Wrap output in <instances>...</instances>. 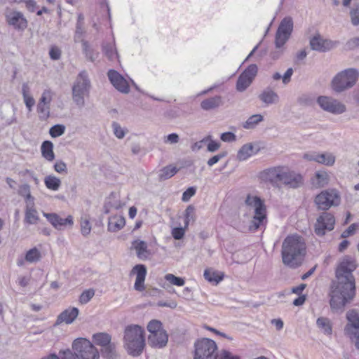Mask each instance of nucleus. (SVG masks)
<instances>
[{
  "label": "nucleus",
  "mask_w": 359,
  "mask_h": 359,
  "mask_svg": "<svg viewBox=\"0 0 359 359\" xmlns=\"http://www.w3.org/2000/svg\"><path fill=\"white\" fill-rule=\"evenodd\" d=\"M357 264L355 259L346 256L336 269L337 281L333 282L330 293V304L334 313H342L346 305L355 295V278L353 271Z\"/></svg>",
  "instance_id": "nucleus-1"
},
{
  "label": "nucleus",
  "mask_w": 359,
  "mask_h": 359,
  "mask_svg": "<svg viewBox=\"0 0 359 359\" xmlns=\"http://www.w3.org/2000/svg\"><path fill=\"white\" fill-rule=\"evenodd\" d=\"M306 253L304 238L297 234L289 235L282 244L283 263L292 269H297L302 264Z\"/></svg>",
  "instance_id": "nucleus-2"
},
{
  "label": "nucleus",
  "mask_w": 359,
  "mask_h": 359,
  "mask_svg": "<svg viewBox=\"0 0 359 359\" xmlns=\"http://www.w3.org/2000/svg\"><path fill=\"white\" fill-rule=\"evenodd\" d=\"M123 343L129 355H140L145 346L144 329L138 325H128L124 331Z\"/></svg>",
  "instance_id": "nucleus-3"
},
{
  "label": "nucleus",
  "mask_w": 359,
  "mask_h": 359,
  "mask_svg": "<svg viewBox=\"0 0 359 359\" xmlns=\"http://www.w3.org/2000/svg\"><path fill=\"white\" fill-rule=\"evenodd\" d=\"M245 203L247 206L254 209V215L249 229L251 231H255L266 222V208L264 201L259 196L248 194Z\"/></svg>",
  "instance_id": "nucleus-4"
},
{
  "label": "nucleus",
  "mask_w": 359,
  "mask_h": 359,
  "mask_svg": "<svg viewBox=\"0 0 359 359\" xmlns=\"http://www.w3.org/2000/svg\"><path fill=\"white\" fill-rule=\"evenodd\" d=\"M91 88L90 80L86 70L81 71L72 86V100L76 105L82 108L85 106V97H88Z\"/></svg>",
  "instance_id": "nucleus-5"
},
{
  "label": "nucleus",
  "mask_w": 359,
  "mask_h": 359,
  "mask_svg": "<svg viewBox=\"0 0 359 359\" xmlns=\"http://www.w3.org/2000/svg\"><path fill=\"white\" fill-rule=\"evenodd\" d=\"M358 72L355 69L350 68L338 73L332 80V88L337 93L351 88L357 82Z\"/></svg>",
  "instance_id": "nucleus-6"
},
{
  "label": "nucleus",
  "mask_w": 359,
  "mask_h": 359,
  "mask_svg": "<svg viewBox=\"0 0 359 359\" xmlns=\"http://www.w3.org/2000/svg\"><path fill=\"white\" fill-rule=\"evenodd\" d=\"M217 346L215 341L202 338L195 341L194 359H217Z\"/></svg>",
  "instance_id": "nucleus-7"
},
{
  "label": "nucleus",
  "mask_w": 359,
  "mask_h": 359,
  "mask_svg": "<svg viewBox=\"0 0 359 359\" xmlns=\"http://www.w3.org/2000/svg\"><path fill=\"white\" fill-rule=\"evenodd\" d=\"M74 354L78 359H100V353L94 345L86 339H76L72 344Z\"/></svg>",
  "instance_id": "nucleus-8"
},
{
  "label": "nucleus",
  "mask_w": 359,
  "mask_h": 359,
  "mask_svg": "<svg viewBox=\"0 0 359 359\" xmlns=\"http://www.w3.org/2000/svg\"><path fill=\"white\" fill-rule=\"evenodd\" d=\"M318 209L327 210L332 207H337L341 203V196L335 189L322 191L314 200Z\"/></svg>",
  "instance_id": "nucleus-9"
},
{
  "label": "nucleus",
  "mask_w": 359,
  "mask_h": 359,
  "mask_svg": "<svg viewBox=\"0 0 359 359\" xmlns=\"http://www.w3.org/2000/svg\"><path fill=\"white\" fill-rule=\"evenodd\" d=\"M293 29V20L290 17L283 18L276 34V46L281 48L289 39Z\"/></svg>",
  "instance_id": "nucleus-10"
},
{
  "label": "nucleus",
  "mask_w": 359,
  "mask_h": 359,
  "mask_svg": "<svg viewBox=\"0 0 359 359\" xmlns=\"http://www.w3.org/2000/svg\"><path fill=\"white\" fill-rule=\"evenodd\" d=\"M335 224L334 215L327 212H323L317 219L315 224V233L320 236H324L326 231H332Z\"/></svg>",
  "instance_id": "nucleus-11"
},
{
  "label": "nucleus",
  "mask_w": 359,
  "mask_h": 359,
  "mask_svg": "<svg viewBox=\"0 0 359 359\" xmlns=\"http://www.w3.org/2000/svg\"><path fill=\"white\" fill-rule=\"evenodd\" d=\"M317 102L324 111L334 114H340L346 111L344 104L330 97L319 96Z\"/></svg>",
  "instance_id": "nucleus-12"
},
{
  "label": "nucleus",
  "mask_w": 359,
  "mask_h": 359,
  "mask_svg": "<svg viewBox=\"0 0 359 359\" xmlns=\"http://www.w3.org/2000/svg\"><path fill=\"white\" fill-rule=\"evenodd\" d=\"M338 44V41L323 39L318 33L311 37L309 41V45L311 50L320 53L329 51L337 47Z\"/></svg>",
  "instance_id": "nucleus-13"
},
{
  "label": "nucleus",
  "mask_w": 359,
  "mask_h": 359,
  "mask_svg": "<svg viewBox=\"0 0 359 359\" xmlns=\"http://www.w3.org/2000/svg\"><path fill=\"white\" fill-rule=\"evenodd\" d=\"M280 182L289 188L297 189L304 184V178L301 174L283 167Z\"/></svg>",
  "instance_id": "nucleus-14"
},
{
  "label": "nucleus",
  "mask_w": 359,
  "mask_h": 359,
  "mask_svg": "<svg viewBox=\"0 0 359 359\" xmlns=\"http://www.w3.org/2000/svg\"><path fill=\"white\" fill-rule=\"evenodd\" d=\"M348 323L344 327V332L351 339L353 337L359 336V315L355 310L349 311L346 313Z\"/></svg>",
  "instance_id": "nucleus-15"
},
{
  "label": "nucleus",
  "mask_w": 359,
  "mask_h": 359,
  "mask_svg": "<svg viewBox=\"0 0 359 359\" xmlns=\"http://www.w3.org/2000/svg\"><path fill=\"white\" fill-rule=\"evenodd\" d=\"M107 76L113 86L123 93H128L130 88L128 81L117 71L110 69Z\"/></svg>",
  "instance_id": "nucleus-16"
},
{
  "label": "nucleus",
  "mask_w": 359,
  "mask_h": 359,
  "mask_svg": "<svg viewBox=\"0 0 359 359\" xmlns=\"http://www.w3.org/2000/svg\"><path fill=\"white\" fill-rule=\"evenodd\" d=\"M6 18L8 24L18 31H24L27 27V20L20 11H13L7 14Z\"/></svg>",
  "instance_id": "nucleus-17"
},
{
  "label": "nucleus",
  "mask_w": 359,
  "mask_h": 359,
  "mask_svg": "<svg viewBox=\"0 0 359 359\" xmlns=\"http://www.w3.org/2000/svg\"><path fill=\"white\" fill-rule=\"evenodd\" d=\"M43 216L57 229H62L67 224H73V218L71 215H69L67 218L63 219L56 213L44 212Z\"/></svg>",
  "instance_id": "nucleus-18"
},
{
  "label": "nucleus",
  "mask_w": 359,
  "mask_h": 359,
  "mask_svg": "<svg viewBox=\"0 0 359 359\" xmlns=\"http://www.w3.org/2000/svg\"><path fill=\"white\" fill-rule=\"evenodd\" d=\"M168 341V335L165 330L156 334H149L148 337V344L154 348H163L167 345Z\"/></svg>",
  "instance_id": "nucleus-19"
},
{
  "label": "nucleus",
  "mask_w": 359,
  "mask_h": 359,
  "mask_svg": "<svg viewBox=\"0 0 359 359\" xmlns=\"http://www.w3.org/2000/svg\"><path fill=\"white\" fill-rule=\"evenodd\" d=\"M133 271L136 273L135 289L137 291H143L144 290V283L147 275V267L144 264H137L133 267Z\"/></svg>",
  "instance_id": "nucleus-20"
},
{
  "label": "nucleus",
  "mask_w": 359,
  "mask_h": 359,
  "mask_svg": "<svg viewBox=\"0 0 359 359\" xmlns=\"http://www.w3.org/2000/svg\"><path fill=\"white\" fill-rule=\"evenodd\" d=\"M133 248L136 251L137 257L141 260H147L151 255V251L148 249L145 241L139 239L135 240L132 243Z\"/></svg>",
  "instance_id": "nucleus-21"
},
{
  "label": "nucleus",
  "mask_w": 359,
  "mask_h": 359,
  "mask_svg": "<svg viewBox=\"0 0 359 359\" xmlns=\"http://www.w3.org/2000/svg\"><path fill=\"white\" fill-rule=\"evenodd\" d=\"M283 166L268 168L263 172V177L271 183L280 182Z\"/></svg>",
  "instance_id": "nucleus-22"
},
{
  "label": "nucleus",
  "mask_w": 359,
  "mask_h": 359,
  "mask_svg": "<svg viewBox=\"0 0 359 359\" xmlns=\"http://www.w3.org/2000/svg\"><path fill=\"white\" fill-rule=\"evenodd\" d=\"M79 311L76 307L69 308L62 311L57 317L56 324L65 323L71 324L77 318Z\"/></svg>",
  "instance_id": "nucleus-23"
},
{
  "label": "nucleus",
  "mask_w": 359,
  "mask_h": 359,
  "mask_svg": "<svg viewBox=\"0 0 359 359\" xmlns=\"http://www.w3.org/2000/svg\"><path fill=\"white\" fill-rule=\"evenodd\" d=\"M259 150V149L255 150L252 143L245 144L238 151L236 158L239 161H245L253 154H256Z\"/></svg>",
  "instance_id": "nucleus-24"
},
{
  "label": "nucleus",
  "mask_w": 359,
  "mask_h": 359,
  "mask_svg": "<svg viewBox=\"0 0 359 359\" xmlns=\"http://www.w3.org/2000/svg\"><path fill=\"white\" fill-rule=\"evenodd\" d=\"M259 100L264 104L269 105L276 104L279 101L278 95L270 88H265L259 95Z\"/></svg>",
  "instance_id": "nucleus-25"
},
{
  "label": "nucleus",
  "mask_w": 359,
  "mask_h": 359,
  "mask_svg": "<svg viewBox=\"0 0 359 359\" xmlns=\"http://www.w3.org/2000/svg\"><path fill=\"white\" fill-rule=\"evenodd\" d=\"M223 104L222 98L219 95L205 99L201 102V107L205 111L216 109Z\"/></svg>",
  "instance_id": "nucleus-26"
},
{
  "label": "nucleus",
  "mask_w": 359,
  "mask_h": 359,
  "mask_svg": "<svg viewBox=\"0 0 359 359\" xmlns=\"http://www.w3.org/2000/svg\"><path fill=\"white\" fill-rule=\"evenodd\" d=\"M329 177L325 171H318L311 179V184L316 188H321L328 184Z\"/></svg>",
  "instance_id": "nucleus-27"
},
{
  "label": "nucleus",
  "mask_w": 359,
  "mask_h": 359,
  "mask_svg": "<svg viewBox=\"0 0 359 359\" xmlns=\"http://www.w3.org/2000/svg\"><path fill=\"white\" fill-rule=\"evenodd\" d=\"M317 327L327 336L332 334V323L328 318L319 317L316 320Z\"/></svg>",
  "instance_id": "nucleus-28"
},
{
  "label": "nucleus",
  "mask_w": 359,
  "mask_h": 359,
  "mask_svg": "<svg viewBox=\"0 0 359 359\" xmlns=\"http://www.w3.org/2000/svg\"><path fill=\"white\" fill-rule=\"evenodd\" d=\"M126 224L124 217H111L108 222V231L111 232H116L121 230Z\"/></svg>",
  "instance_id": "nucleus-29"
},
{
  "label": "nucleus",
  "mask_w": 359,
  "mask_h": 359,
  "mask_svg": "<svg viewBox=\"0 0 359 359\" xmlns=\"http://www.w3.org/2000/svg\"><path fill=\"white\" fill-rule=\"evenodd\" d=\"M41 154L48 161H52L55 158L53 152V144L48 140L44 141L41 144Z\"/></svg>",
  "instance_id": "nucleus-30"
},
{
  "label": "nucleus",
  "mask_w": 359,
  "mask_h": 359,
  "mask_svg": "<svg viewBox=\"0 0 359 359\" xmlns=\"http://www.w3.org/2000/svg\"><path fill=\"white\" fill-rule=\"evenodd\" d=\"M100 351L102 357L106 359H116L118 356L116 344L112 341L107 346L102 347Z\"/></svg>",
  "instance_id": "nucleus-31"
},
{
  "label": "nucleus",
  "mask_w": 359,
  "mask_h": 359,
  "mask_svg": "<svg viewBox=\"0 0 359 359\" xmlns=\"http://www.w3.org/2000/svg\"><path fill=\"white\" fill-rule=\"evenodd\" d=\"M93 340L96 345L102 348L111 342V337L107 333L99 332L93 335Z\"/></svg>",
  "instance_id": "nucleus-32"
},
{
  "label": "nucleus",
  "mask_w": 359,
  "mask_h": 359,
  "mask_svg": "<svg viewBox=\"0 0 359 359\" xmlns=\"http://www.w3.org/2000/svg\"><path fill=\"white\" fill-rule=\"evenodd\" d=\"M203 276L208 282L215 283L217 284L223 280L224 274L219 273L218 271H216L212 269H206L204 271Z\"/></svg>",
  "instance_id": "nucleus-33"
},
{
  "label": "nucleus",
  "mask_w": 359,
  "mask_h": 359,
  "mask_svg": "<svg viewBox=\"0 0 359 359\" xmlns=\"http://www.w3.org/2000/svg\"><path fill=\"white\" fill-rule=\"evenodd\" d=\"M178 170L179 169L176 166H173L172 165L165 166L160 170L158 179L160 181H164L170 179L174 176Z\"/></svg>",
  "instance_id": "nucleus-34"
},
{
  "label": "nucleus",
  "mask_w": 359,
  "mask_h": 359,
  "mask_svg": "<svg viewBox=\"0 0 359 359\" xmlns=\"http://www.w3.org/2000/svg\"><path fill=\"white\" fill-rule=\"evenodd\" d=\"M25 220L29 224H35L39 220L37 212L34 208V206H32V204L26 205Z\"/></svg>",
  "instance_id": "nucleus-35"
},
{
  "label": "nucleus",
  "mask_w": 359,
  "mask_h": 359,
  "mask_svg": "<svg viewBox=\"0 0 359 359\" xmlns=\"http://www.w3.org/2000/svg\"><path fill=\"white\" fill-rule=\"evenodd\" d=\"M82 49L86 57L91 62H94L98 57L99 53L90 47L88 42L81 39Z\"/></svg>",
  "instance_id": "nucleus-36"
},
{
  "label": "nucleus",
  "mask_w": 359,
  "mask_h": 359,
  "mask_svg": "<svg viewBox=\"0 0 359 359\" xmlns=\"http://www.w3.org/2000/svg\"><path fill=\"white\" fill-rule=\"evenodd\" d=\"M29 92V87L27 83H24L22 87V94L23 96L24 102L29 111L32 110V107L35 104L34 99L28 95Z\"/></svg>",
  "instance_id": "nucleus-37"
},
{
  "label": "nucleus",
  "mask_w": 359,
  "mask_h": 359,
  "mask_svg": "<svg viewBox=\"0 0 359 359\" xmlns=\"http://www.w3.org/2000/svg\"><path fill=\"white\" fill-rule=\"evenodd\" d=\"M44 184L48 189L57 191L60 187L61 181L55 176L48 175L45 177Z\"/></svg>",
  "instance_id": "nucleus-38"
},
{
  "label": "nucleus",
  "mask_w": 359,
  "mask_h": 359,
  "mask_svg": "<svg viewBox=\"0 0 359 359\" xmlns=\"http://www.w3.org/2000/svg\"><path fill=\"white\" fill-rule=\"evenodd\" d=\"M264 120V117L261 114H254L250 116L243 123V126L245 129H253L257 125Z\"/></svg>",
  "instance_id": "nucleus-39"
},
{
  "label": "nucleus",
  "mask_w": 359,
  "mask_h": 359,
  "mask_svg": "<svg viewBox=\"0 0 359 359\" xmlns=\"http://www.w3.org/2000/svg\"><path fill=\"white\" fill-rule=\"evenodd\" d=\"M335 156L332 153H320L318 163L326 166H332L335 163Z\"/></svg>",
  "instance_id": "nucleus-40"
},
{
  "label": "nucleus",
  "mask_w": 359,
  "mask_h": 359,
  "mask_svg": "<svg viewBox=\"0 0 359 359\" xmlns=\"http://www.w3.org/2000/svg\"><path fill=\"white\" fill-rule=\"evenodd\" d=\"M41 258V252L35 247L28 250L25 256V261L29 263L37 262L40 261Z\"/></svg>",
  "instance_id": "nucleus-41"
},
{
  "label": "nucleus",
  "mask_w": 359,
  "mask_h": 359,
  "mask_svg": "<svg viewBox=\"0 0 359 359\" xmlns=\"http://www.w3.org/2000/svg\"><path fill=\"white\" fill-rule=\"evenodd\" d=\"M102 51L107 58L113 61L118 57V53L114 46L111 43H106L102 46Z\"/></svg>",
  "instance_id": "nucleus-42"
},
{
  "label": "nucleus",
  "mask_w": 359,
  "mask_h": 359,
  "mask_svg": "<svg viewBox=\"0 0 359 359\" xmlns=\"http://www.w3.org/2000/svg\"><path fill=\"white\" fill-rule=\"evenodd\" d=\"M258 72V67L256 65H250L241 74L248 79H250V82L252 83L255 77L256 76Z\"/></svg>",
  "instance_id": "nucleus-43"
},
{
  "label": "nucleus",
  "mask_w": 359,
  "mask_h": 359,
  "mask_svg": "<svg viewBox=\"0 0 359 359\" xmlns=\"http://www.w3.org/2000/svg\"><path fill=\"white\" fill-rule=\"evenodd\" d=\"M147 330L150 333L149 334L164 330L161 322L158 320H151L147 325Z\"/></svg>",
  "instance_id": "nucleus-44"
},
{
  "label": "nucleus",
  "mask_w": 359,
  "mask_h": 359,
  "mask_svg": "<svg viewBox=\"0 0 359 359\" xmlns=\"http://www.w3.org/2000/svg\"><path fill=\"white\" fill-rule=\"evenodd\" d=\"M251 83L250 79H246L241 74L236 82V90L239 92H243Z\"/></svg>",
  "instance_id": "nucleus-45"
},
{
  "label": "nucleus",
  "mask_w": 359,
  "mask_h": 359,
  "mask_svg": "<svg viewBox=\"0 0 359 359\" xmlns=\"http://www.w3.org/2000/svg\"><path fill=\"white\" fill-rule=\"evenodd\" d=\"M65 132V126L62 124H56L49 130V134L52 137H57L62 135Z\"/></svg>",
  "instance_id": "nucleus-46"
},
{
  "label": "nucleus",
  "mask_w": 359,
  "mask_h": 359,
  "mask_svg": "<svg viewBox=\"0 0 359 359\" xmlns=\"http://www.w3.org/2000/svg\"><path fill=\"white\" fill-rule=\"evenodd\" d=\"M185 226H187L189 222L195 220V208L192 205H189L185 210Z\"/></svg>",
  "instance_id": "nucleus-47"
},
{
  "label": "nucleus",
  "mask_w": 359,
  "mask_h": 359,
  "mask_svg": "<svg viewBox=\"0 0 359 359\" xmlns=\"http://www.w3.org/2000/svg\"><path fill=\"white\" fill-rule=\"evenodd\" d=\"M37 111L41 119H46L50 116V105L38 104Z\"/></svg>",
  "instance_id": "nucleus-48"
},
{
  "label": "nucleus",
  "mask_w": 359,
  "mask_h": 359,
  "mask_svg": "<svg viewBox=\"0 0 359 359\" xmlns=\"http://www.w3.org/2000/svg\"><path fill=\"white\" fill-rule=\"evenodd\" d=\"M95 291L93 289H89L83 291L79 297V302L81 304H87L94 296Z\"/></svg>",
  "instance_id": "nucleus-49"
},
{
  "label": "nucleus",
  "mask_w": 359,
  "mask_h": 359,
  "mask_svg": "<svg viewBox=\"0 0 359 359\" xmlns=\"http://www.w3.org/2000/svg\"><path fill=\"white\" fill-rule=\"evenodd\" d=\"M297 102L302 106H311L314 102V98L311 95L303 94L298 97Z\"/></svg>",
  "instance_id": "nucleus-50"
},
{
  "label": "nucleus",
  "mask_w": 359,
  "mask_h": 359,
  "mask_svg": "<svg viewBox=\"0 0 359 359\" xmlns=\"http://www.w3.org/2000/svg\"><path fill=\"white\" fill-rule=\"evenodd\" d=\"M165 279L167 281L172 283V285L177 286H182L185 283V281L182 278L175 276V275L171 273L166 274L165 276Z\"/></svg>",
  "instance_id": "nucleus-51"
},
{
  "label": "nucleus",
  "mask_w": 359,
  "mask_h": 359,
  "mask_svg": "<svg viewBox=\"0 0 359 359\" xmlns=\"http://www.w3.org/2000/svg\"><path fill=\"white\" fill-rule=\"evenodd\" d=\"M52 97H53L52 91L50 89L45 90L43 92L42 95H41L38 104L50 105V103L52 100Z\"/></svg>",
  "instance_id": "nucleus-52"
},
{
  "label": "nucleus",
  "mask_w": 359,
  "mask_h": 359,
  "mask_svg": "<svg viewBox=\"0 0 359 359\" xmlns=\"http://www.w3.org/2000/svg\"><path fill=\"white\" fill-rule=\"evenodd\" d=\"M114 135L118 138L122 139L125 136V131L121 127L120 124L117 122H113L111 124Z\"/></svg>",
  "instance_id": "nucleus-53"
},
{
  "label": "nucleus",
  "mask_w": 359,
  "mask_h": 359,
  "mask_svg": "<svg viewBox=\"0 0 359 359\" xmlns=\"http://www.w3.org/2000/svg\"><path fill=\"white\" fill-rule=\"evenodd\" d=\"M358 47H359V37L350 39L345 44V49L346 50H351Z\"/></svg>",
  "instance_id": "nucleus-54"
},
{
  "label": "nucleus",
  "mask_w": 359,
  "mask_h": 359,
  "mask_svg": "<svg viewBox=\"0 0 359 359\" xmlns=\"http://www.w3.org/2000/svg\"><path fill=\"white\" fill-rule=\"evenodd\" d=\"M91 231V226L88 219H82L81 222V231L83 236H88Z\"/></svg>",
  "instance_id": "nucleus-55"
},
{
  "label": "nucleus",
  "mask_w": 359,
  "mask_h": 359,
  "mask_svg": "<svg viewBox=\"0 0 359 359\" xmlns=\"http://www.w3.org/2000/svg\"><path fill=\"white\" fill-rule=\"evenodd\" d=\"M358 225L359 224L356 223L351 224L345 231L342 232L341 237L345 238L353 235L355 233V231Z\"/></svg>",
  "instance_id": "nucleus-56"
},
{
  "label": "nucleus",
  "mask_w": 359,
  "mask_h": 359,
  "mask_svg": "<svg viewBox=\"0 0 359 359\" xmlns=\"http://www.w3.org/2000/svg\"><path fill=\"white\" fill-rule=\"evenodd\" d=\"M351 23L354 26H357L359 25V6L355 8H353L350 11Z\"/></svg>",
  "instance_id": "nucleus-57"
},
{
  "label": "nucleus",
  "mask_w": 359,
  "mask_h": 359,
  "mask_svg": "<svg viewBox=\"0 0 359 359\" xmlns=\"http://www.w3.org/2000/svg\"><path fill=\"white\" fill-rule=\"evenodd\" d=\"M220 139L224 142H232L236 140V136L233 133L225 132L221 134Z\"/></svg>",
  "instance_id": "nucleus-58"
},
{
  "label": "nucleus",
  "mask_w": 359,
  "mask_h": 359,
  "mask_svg": "<svg viewBox=\"0 0 359 359\" xmlns=\"http://www.w3.org/2000/svg\"><path fill=\"white\" fill-rule=\"evenodd\" d=\"M227 155L226 151L221 152L212 158H210L207 164L209 166H212L213 165L216 164L217 162H219L222 158H224Z\"/></svg>",
  "instance_id": "nucleus-59"
},
{
  "label": "nucleus",
  "mask_w": 359,
  "mask_h": 359,
  "mask_svg": "<svg viewBox=\"0 0 359 359\" xmlns=\"http://www.w3.org/2000/svg\"><path fill=\"white\" fill-rule=\"evenodd\" d=\"M196 189L194 187H189L182 194V200L184 202L189 201V199L196 194Z\"/></svg>",
  "instance_id": "nucleus-60"
},
{
  "label": "nucleus",
  "mask_w": 359,
  "mask_h": 359,
  "mask_svg": "<svg viewBox=\"0 0 359 359\" xmlns=\"http://www.w3.org/2000/svg\"><path fill=\"white\" fill-rule=\"evenodd\" d=\"M114 194L112 193L109 197L106 200L107 203H109V208H114V209H118L121 208V203L120 201L114 198Z\"/></svg>",
  "instance_id": "nucleus-61"
},
{
  "label": "nucleus",
  "mask_w": 359,
  "mask_h": 359,
  "mask_svg": "<svg viewBox=\"0 0 359 359\" xmlns=\"http://www.w3.org/2000/svg\"><path fill=\"white\" fill-rule=\"evenodd\" d=\"M320 153L316 151H310L305 153L303 156L304 159L309 161H315L318 163Z\"/></svg>",
  "instance_id": "nucleus-62"
},
{
  "label": "nucleus",
  "mask_w": 359,
  "mask_h": 359,
  "mask_svg": "<svg viewBox=\"0 0 359 359\" xmlns=\"http://www.w3.org/2000/svg\"><path fill=\"white\" fill-rule=\"evenodd\" d=\"M172 236L175 239L180 240L184 236V229L182 227H175L172 231Z\"/></svg>",
  "instance_id": "nucleus-63"
},
{
  "label": "nucleus",
  "mask_w": 359,
  "mask_h": 359,
  "mask_svg": "<svg viewBox=\"0 0 359 359\" xmlns=\"http://www.w3.org/2000/svg\"><path fill=\"white\" fill-rule=\"evenodd\" d=\"M219 359H240V357L232 355V353L229 351L222 350Z\"/></svg>",
  "instance_id": "nucleus-64"
}]
</instances>
